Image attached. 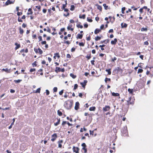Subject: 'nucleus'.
Listing matches in <instances>:
<instances>
[{
  "label": "nucleus",
  "instance_id": "obj_64",
  "mask_svg": "<svg viewBox=\"0 0 153 153\" xmlns=\"http://www.w3.org/2000/svg\"><path fill=\"white\" fill-rule=\"evenodd\" d=\"M87 20L89 22H92V20L91 19H89L88 17L87 18Z\"/></svg>",
  "mask_w": 153,
  "mask_h": 153
},
{
  "label": "nucleus",
  "instance_id": "obj_35",
  "mask_svg": "<svg viewBox=\"0 0 153 153\" xmlns=\"http://www.w3.org/2000/svg\"><path fill=\"white\" fill-rule=\"evenodd\" d=\"M128 91L129 92V93L131 94H133V89L128 88Z\"/></svg>",
  "mask_w": 153,
  "mask_h": 153
},
{
  "label": "nucleus",
  "instance_id": "obj_32",
  "mask_svg": "<svg viewBox=\"0 0 153 153\" xmlns=\"http://www.w3.org/2000/svg\"><path fill=\"white\" fill-rule=\"evenodd\" d=\"M60 70H61V68H59V67H56V68L55 71L56 72L58 73V72L60 71Z\"/></svg>",
  "mask_w": 153,
  "mask_h": 153
},
{
  "label": "nucleus",
  "instance_id": "obj_43",
  "mask_svg": "<svg viewBox=\"0 0 153 153\" xmlns=\"http://www.w3.org/2000/svg\"><path fill=\"white\" fill-rule=\"evenodd\" d=\"M57 113L58 115L60 116H61L62 115V113L59 110H58L57 111Z\"/></svg>",
  "mask_w": 153,
  "mask_h": 153
},
{
  "label": "nucleus",
  "instance_id": "obj_26",
  "mask_svg": "<svg viewBox=\"0 0 153 153\" xmlns=\"http://www.w3.org/2000/svg\"><path fill=\"white\" fill-rule=\"evenodd\" d=\"M33 13V12L31 8H30L28 10V12L27 13L28 15L32 14Z\"/></svg>",
  "mask_w": 153,
  "mask_h": 153
},
{
  "label": "nucleus",
  "instance_id": "obj_38",
  "mask_svg": "<svg viewBox=\"0 0 153 153\" xmlns=\"http://www.w3.org/2000/svg\"><path fill=\"white\" fill-rule=\"evenodd\" d=\"M36 71V70L35 68H31L30 70V72L31 73H33V72H35V71ZM35 73V72H34V73H33V74H34Z\"/></svg>",
  "mask_w": 153,
  "mask_h": 153
},
{
  "label": "nucleus",
  "instance_id": "obj_14",
  "mask_svg": "<svg viewBox=\"0 0 153 153\" xmlns=\"http://www.w3.org/2000/svg\"><path fill=\"white\" fill-rule=\"evenodd\" d=\"M85 43V40L84 39L82 40L81 41V42L79 43V45L80 46L83 47L84 46Z\"/></svg>",
  "mask_w": 153,
  "mask_h": 153
},
{
  "label": "nucleus",
  "instance_id": "obj_3",
  "mask_svg": "<svg viewBox=\"0 0 153 153\" xmlns=\"http://www.w3.org/2000/svg\"><path fill=\"white\" fill-rule=\"evenodd\" d=\"M81 146L82 147L81 150V151L82 153H87V146L85 143H83L81 144Z\"/></svg>",
  "mask_w": 153,
  "mask_h": 153
},
{
  "label": "nucleus",
  "instance_id": "obj_54",
  "mask_svg": "<svg viewBox=\"0 0 153 153\" xmlns=\"http://www.w3.org/2000/svg\"><path fill=\"white\" fill-rule=\"evenodd\" d=\"M41 63L43 65L46 64V66H48V63L46 64V62L45 60H42V62Z\"/></svg>",
  "mask_w": 153,
  "mask_h": 153
},
{
  "label": "nucleus",
  "instance_id": "obj_49",
  "mask_svg": "<svg viewBox=\"0 0 153 153\" xmlns=\"http://www.w3.org/2000/svg\"><path fill=\"white\" fill-rule=\"evenodd\" d=\"M82 35L80 34H78L77 36V38H82Z\"/></svg>",
  "mask_w": 153,
  "mask_h": 153
},
{
  "label": "nucleus",
  "instance_id": "obj_24",
  "mask_svg": "<svg viewBox=\"0 0 153 153\" xmlns=\"http://www.w3.org/2000/svg\"><path fill=\"white\" fill-rule=\"evenodd\" d=\"M95 5L97 7V9L99 10L100 11H102V8L101 6L98 5V4H97Z\"/></svg>",
  "mask_w": 153,
  "mask_h": 153
},
{
  "label": "nucleus",
  "instance_id": "obj_30",
  "mask_svg": "<svg viewBox=\"0 0 153 153\" xmlns=\"http://www.w3.org/2000/svg\"><path fill=\"white\" fill-rule=\"evenodd\" d=\"M36 7L37 9L38 10H34L35 11H41V7L40 5H39L38 6H36Z\"/></svg>",
  "mask_w": 153,
  "mask_h": 153
},
{
  "label": "nucleus",
  "instance_id": "obj_10",
  "mask_svg": "<svg viewBox=\"0 0 153 153\" xmlns=\"http://www.w3.org/2000/svg\"><path fill=\"white\" fill-rule=\"evenodd\" d=\"M88 81L87 80H84L83 82H81L80 83V84L82 85V87L85 89V86L86 85Z\"/></svg>",
  "mask_w": 153,
  "mask_h": 153
},
{
  "label": "nucleus",
  "instance_id": "obj_50",
  "mask_svg": "<svg viewBox=\"0 0 153 153\" xmlns=\"http://www.w3.org/2000/svg\"><path fill=\"white\" fill-rule=\"evenodd\" d=\"M22 79H18L17 80H15L14 81V82L16 83H19L22 81Z\"/></svg>",
  "mask_w": 153,
  "mask_h": 153
},
{
  "label": "nucleus",
  "instance_id": "obj_51",
  "mask_svg": "<svg viewBox=\"0 0 153 153\" xmlns=\"http://www.w3.org/2000/svg\"><path fill=\"white\" fill-rule=\"evenodd\" d=\"M78 87V85L77 84H74V90H75Z\"/></svg>",
  "mask_w": 153,
  "mask_h": 153
},
{
  "label": "nucleus",
  "instance_id": "obj_27",
  "mask_svg": "<svg viewBox=\"0 0 153 153\" xmlns=\"http://www.w3.org/2000/svg\"><path fill=\"white\" fill-rule=\"evenodd\" d=\"M2 71H5L7 73H9L10 72V70L8 69L7 68H6L5 69L3 68L2 70Z\"/></svg>",
  "mask_w": 153,
  "mask_h": 153
},
{
  "label": "nucleus",
  "instance_id": "obj_21",
  "mask_svg": "<svg viewBox=\"0 0 153 153\" xmlns=\"http://www.w3.org/2000/svg\"><path fill=\"white\" fill-rule=\"evenodd\" d=\"M15 45L16 46V47L15 48V49L16 50L20 47V44L17 42H16L15 43Z\"/></svg>",
  "mask_w": 153,
  "mask_h": 153
},
{
  "label": "nucleus",
  "instance_id": "obj_39",
  "mask_svg": "<svg viewBox=\"0 0 153 153\" xmlns=\"http://www.w3.org/2000/svg\"><path fill=\"white\" fill-rule=\"evenodd\" d=\"M65 30V28H61L60 30V31L59 32V35H61L62 34V32H63V31H64Z\"/></svg>",
  "mask_w": 153,
  "mask_h": 153
},
{
  "label": "nucleus",
  "instance_id": "obj_7",
  "mask_svg": "<svg viewBox=\"0 0 153 153\" xmlns=\"http://www.w3.org/2000/svg\"><path fill=\"white\" fill-rule=\"evenodd\" d=\"M34 51L36 54H38L39 55H41L42 54L43 52L39 48H34Z\"/></svg>",
  "mask_w": 153,
  "mask_h": 153
},
{
  "label": "nucleus",
  "instance_id": "obj_5",
  "mask_svg": "<svg viewBox=\"0 0 153 153\" xmlns=\"http://www.w3.org/2000/svg\"><path fill=\"white\" fill-rule=\"evenodd\" d=\"M75 28V24L73 25L69 23L67 27V29L68 30H70L71 31L74 32V28Z\"/></svg>",
  "mask_w": 153,
  "mask_h": 153
},
{
  "label": "nucleus",
  "instance_id": "obj_2",
  "mask_svg": "<svg viewBox=\"0 0 153 153\" xmlns=\"http://www.w3.org/2000/svg\"><path fill=\"white\" fill-rule=\"evenodd\" d=\"M73 104L72 102L68 100L65 102L64 106L67 109H70L71 108Z\"/></svg>",
  "mask_w": 153,
  "mask_h": 153
},
{
  "label": "nucleus",
  "instance_id": "obj_48",
  "mask_svg": "<svg viewBox=\"0 0 153 153\" xmlns=\"http://www.w3.org/2000/svg\"><path fill=\"white\" fill-rule=\"evenodd\" d=\"M104 56H105V60L106 59V55L104 54H103L102 53L99 54V56H100L103 57Z\"/></svg>",
  "mask_w": 153,
  "mask_h": 153
},
{
  "label": "nucleus",
  "instance_id": "obj_11",
  "mask_svg": "<svg viewBox=\"0 0 153 153\" xmlns=\"http://www.w3.org/2000/svg\"><path fill=\"white\" fill-rule=\"evenodd\" d=\"M66 124H67L68 126H72V124H71L70 123L68 122H67L66 121H63L62 123V127H64Z\"/></svg>",
  "mask_w": 153,
  "mask_h": 153
},
{
  "label": "nucleus",
  "instance_id": "obj_12",
  "mask_svg": "<svg viewBox=\"0 0 153 153\" xmlns=\"http://www.w3.org/2000/svg\"><path fill=\"white\" fill-rule=\"evenodd\" d=\"M64 11L65 12H67V13L64 14H63L64 16L66 17L69 16L70 15V13H69V10L67 8H66L64 10Z\"/></svg>",
  "mask_w": 153,
  "mask_h": 153
},
{
  "label": "nucleus",
  "instance_id": "obj_47",
  "mask_svg": "<svg viewBox=\"0 0 153 153\" xmlns=\"http://www.w3.org/2000/svg\"><path fill=\"white\" fill-rule=\"evenodd\" d=\"M79 18L80 19L82 18L83 19H84L85 18V15L83 14L82 16L80 15L79 16Z\"/></svg>",
  "mask_w": 153,
  "mask_h": 153
},
{
  "label": "nucleus",
  "instance_id": "obj_53",
  "mask_svg": "<svg viewBox=\"0 0 153 153\" xmlns=\"http://www.w3.org/2000/svg\"><path fill=\"white\" fill-rule=\"evenodd\" d=\"M143 70L142 69H139L137 71V73H142L143 72Z\"/></svg>",
  "mask_w": 153,
  "mask_h": 153
},
{
  "label": "nucleus",
  "instance_id": "obj_9",
  "mask_svg": "<svg viewBox=\"0 0 153 153\" xmlns=\"http://www.w3.org/2000/svg\"><path fill=\"white\" fill-rule=\"evenodd\" d=\"M72 149L74 152L75 153H79V149L78 147L73 146Z\"/></svg>",
  "mask_w": 153,
  "mask_h": 153
},
{
  "label": "nucleus",
  "instance_id": "obj_20",
  "mask_svg": "<svg viewBox=\"0 0 153 153\" xmlns=\"http://www.w3.org/2000/svg\"><path fill=\"white\" fill-rule=\"evenodd\" d=\"M121 26L122 28H126L127 27L128 25L126 23H122L121 24Z\"/></svg>",
  "mask_w": 153,
  "mask_h": 153
},
{
  "label": "nucleus",
  "instance_id": "obj_56",
  "mask_svg": "<svg viewBox=\"0 0 153 153\" xmlns=\"http://www.w3.org/2000/svg\"><path fill=\"white\" fill-rule=\"evenodd\" d=\"M126 9V8L125 7H123L122 8V13L123 14H124L125 13V10Z\"/></svg>",
  "mask_w": 153,
  "mask_h": 153
},
{
  "label": "nucleus",
  "instance_id": "obj_34",
  "mask_svg": "<svg viewBox=\"0 0 153 153\" xmlns=\"http://www.w3.org/2000/svg\"><path fill=\"white\" fill-rule=\"evenodd\" d=\"M87 39V40L88 41H89V44H90L91 46L93 45H94V42L92 41H90L91 39Z\"/></svg>",
  "mask_w": 153,
  "mask_h": 153
},
{
  "label": "nucleus",
  "instance_id": "obj_18",
  "mask_svg": "<svg viewBox=\"0 0 153 153\" xmlns=\"http://www.w3.org/2000/svg\"><path fill=\"white\" fill-rule=\"evenodd\" d=\"M14 2V1H10V0H7L5 3V5H8L10 4H13Z\"/></svg>",
  "mask_w": 153,
  "mask_h": 153
},
{
  "label": "nucleus",
  "instance_id": "obj_63",
  "mask_svg": "<svg viewBox=\"0 0 153 153\" xmlns=\"http://www.w3.org/2000/svg\"><path fill=\"white\" fill-rule=\"evenodd\" d=\"M139 7H138V8ZM131 8L132 9H133L134 10H137L138 7L135 8V7L134 6H132L131 7Z\"/></svg>",
  "mask_w": 153,
  "mask_h": 153
},
{
  "label": "nucleus",
  "instance_id": "obj_40",
  "mask_svg": "<svg viewBox=\"0 0 153 153\" xmlns=\"http://www.w3.org/2000/svg\"><path fill=\"white\" fill-rule=\"evenodd\" d=\"M111 69H106L105 71L107 72L108 73V74L109 75H111Z\"/></svg>",
  "mask_w": 153,
  "mask_h": 153
},
{
  "label": "nucleus",
  "instance_id": "obj_41",
  "mask_svg": "<svg viewBox=\"0 0 153 153\" xmlns=\"http://www.w3.org/2000/svg\"><path fill=\"white\" fill-rule=\"evenodd\" d=\"M70 76L73 79H75L76 77V75H74L72 73L70 74Z\"/></svg>",
  "mask_w": 153,
  "mask_h": 153
},
{
  "label": "nucleus",
  "instance_id": "obj_8",
  "mask_svg": "<svg viewBox=\"0 0 153 153\" xmlns=\"http://www.w3.org/2000/svg\"><path fill=\"white\" fill-rule=\"evenodd\" d=\"M57 137V135L56 133H54L51 135V141L54 142Z\"/></svg>",
  "mask_w": 153,
  "mask_h": 153
},
{
  "label": "nucleus",
  "instance_id": "obj_15",
  "mask_svg": "<svg viewBox=\"0 0 153 153\" xmlns=\"http://www.w3.org/2000/svg\"><path fill=\"white\" fill-rule=\"evenodd\" d=\"M110 109V107L109 106L106 105L103 108V110L104 111H109Z\"/></svg>",
  "mask_w": 153,
  "mask_h": 153
},
{
  "label": "nucleus",
  "instance_id": "obj_62",
  "mask_svg": "<svg viewBox=\"0 0 153 153\" xmlns=\"http://www.w3.org/2000/svg\"><path fill=\"white\" fill-rule=\"evenodd\" d=\"M89 132H90V135H94V130H93V131L90 130Z\"/></svg>",
  "mask_w": 153,
  "mask_h": 153
},
{
  "label": "nucleus",
  "instance_id": "obj_58",
  "mask_svg": "<svg viewBox=\"0 0 153 153\" xmlns=\"http://www.w3.org/2000/svg\"><path fill=\"white\" fill-rule=\"evenodd\" d=\"M63 43L65 44H67L68 45H69L71 43V42L69 41H64Z\"/></svg>",
  "mask_w": 153,
  "mask_h": 153
},
{
  "label": "nucleus",
  "instance_id": "obj_28",
  "mask_svg": "<svg viewBox=\"0 0 153 153\" xmlns=\"http://www.w3.org/2000/svg\"><path fill=\"white\" fill-rule=\"evenodd\" d=\"M117 39H114V40L111 41V43L112 45H115L117 42Z\"/></svg>",
  "mask_w": 153,
  "mask_h": 153
},
{
  "label": "nucleus",
  "instance_id": "obj_52",
  "mask_svg": "<svg viewBox=\"0 0 153 153\" xmlns=\"http://www.w3.org/2000/svg\"><path fill=\"white\" fill-rule=\"evenodd\" d=\"M105 82L106 83L107 82V81H111V79L110 78H105Z\"/></svg>",
  "mask_w": 153,
  "mask_h": 153
},
{
  "label": "nucleus",
  "instance_id": "obj_59",
  "mask_svg": "<svg viewBox=\"0 0 153 153\" xmlns=\"http://www.w3.org/2000/svg\"><path fill=\"white\" fill-rule=\"evenodd\" d=\"M57 91V88L56 87H54L53 88V92H56Z\"/></svg>",
  "mask_w": 153,
  "mask_h": 153
},
{
  "label": "nucleus",
  "instance_id": "obj_25",
  "mask_svg": "<svg viewBox=\"0 0 153 153\" xmlns=\"http://www.w3.org/2000/svg\"><path fill=\"white\" fill-rule=\"evenodd\" d=\"M28 49L27 48L25 50L24 49H22L20 51V52L21 53L25 52L27 53L28 52Z\"/></svg>",
  "mask_w": 153,
  "mask_h": 153
},
{
  "label": "nucleus",
  "instance_id": "obj_37",
  "mask_svg": "<svg viewBox=\"0 0 153 153\" xmlns=\"http://www.w3.org/2000/svg\"><path fill=\"white\" fill-rule=\"evenodd\" d=\"M95 110L96 107L95 106L91 107L89 108V110L90 111H95Z\"/></svg>",
  "mask_w": 153,
  "mask_h": 153
},
{
  "label": "nucleus",
  "instance_id": "obj_42",
  "mask_svg": "<svg viewBox=\"0 0 153 153\" xmlns=\"http://www.w3.org/2000/svg\"><path fill=\"white\" fill-rule=\"evenodd\" d=\"M103 6L104 7V8L105 10H108L109 9V7H108V6L107 5H106V4H103Z\"/></svg>",
  "mask_w": 153,
  "mask_h": 153
},
{
  "label": "nucleus",
  "instance_id": "obj_45",
  "mask_svg": "<svg viewBox=\"0 0 153 153\" xmlns=\"http://www.w3.org/2000/svg\"><path fill=\"white\" fill-rule=\"evenodd\" d=\"M19 30L20 34H22L24 32L23 30L20 27L19 28Z\"/></svg>",
  "mask_w": 153,
  "mask_h": 153
},
{
  "label": "nucleus",
  "instance_id": "obj_16",
  "mask_svg": "<svg viewBox=\"0 0 153 153\" xmlns=\"http://www.w3.org/2000/svg\"><path fill=\"white\" fill-rule=\"evenodd\" d=\"M79 103L78 102H76L75 103V105L74 107L75 109L77 110L79 108Z\"/></svg>",
  "mask_w": 153,
  "mask_h": 153
},
{
  "label": "nucleus",
  "instance_id": "obj_55",
  "mask_svg": "<svg viewBox=\"0 0 153 153\" xmlns=\"http://www.w3.org/2000/svg\"><path fill=\"white\" fill-rule=\"evenodd\" d=\"M66 6L67 5H66V4H63L62 7L61 8V9H62V10H65V9H66L65 7H66Z\"/></svg>",
  "mask_w": 153,
  "mask_h": 153
},
{
  "label": "nucleus",
  "instance_id": "obj_36",
  "mask_svg": "<svg viewBox=\"0 0 153 153\" xmlns=\"http://www.w3.org/2000/svg\"><path fill=\"white\" fill-rule=\"evenodd\" d=\"M91 57V54L90 53L89 54H88L85 56V58L87 59L88 60L90 59Z\"/></svg>",
  "mask_w": 153,
  "mask_h": 153
},
{
  "label": "nucleus",
  "instance_id": "obj_19",
  "mask_svg": "<svg viewBox=\"0 0 153 153\" xmlns=\"http://www.w3.org/2000/svg\"><path fill=\"white\" fill-rule=\"evenodd\" d=\"M76 27L78 28H83V26L81 25V23L80 22H79L76 24Z\"/></svg>",
  "mask_w": 153,
  "mask_h": 153
},
{
  "label": "nucleus",
  "instance_id": "obj_29",
  "mask_svg": "<svg viewBox=\"0 0 153 153\" xmlns=\"http://www.w3.org/2000/svg\"><path fill=\"white\" fill-rule=\"evenodd\" d=\"M112 95L114 97L119 96L120 95L118 93H115L114 92L111 93Z\"/></svg>",
  "mask_w": 153,
  "mask_h": 153
},
{
  "label": "nucleus",
  "instance_id": "obj_22",
  "mask_svg": "<svg viewBox=\"0 0 153 153\" xmlns=\"http://www.w3.org/2000/svg\"><path fill=\"white\" fill-rule=\"evenodd\" d=\"M41 88H39L36 90V91L34 90L33 91V93H39L40 92Z\"/></svg>",
  "mask_w": 153,
  "mask_h": 153
},
{
  "label": "nucleus",
  "instance_id": "obj_17",
  "mask_svg": "<svg viewBox=\"0 0 153 153\" xmlns=\"http://www.w3.org/2000/svg\"><path fill=\"white\" fill-rule=\"evenodd\" d=\"M56 57H57L58 58V59L60 57V56L59 53H54L53 58L54 59H56Z\"/></svg>",
  "mask_w": 153,
  "mask_h": 153
},
{
  "label": "nucleus",
  "instance_id": "obj_61",
  "mask_svg": "<svg viewBox=\"0 0 153 153\" xmlns=\"http://www.w3.org/2000/svg\"><path fill=\"white\" fill-rule=\"evenodd\" d=\"M64 90H62L61 91L59 92V94L60 95H61L63 93Z\"/></svg>",
  "mask_w": 153,
  "mask_h": 153
},
{
  "label": "nucleus",
  "instance_id": "obj_1",
  "mask_svg": "<svg viewBox=\"0 0 153 153\" xmlns=\"http://www.w3.org/2000/svg\"><path fill=\"white\" fill-rule=\"evenodd\" d=\"M131 97H130L129 98V99L127 101V102L125 104H124L123 103L124 102V100L123 99H122L121 101V104L122 105L123 109H127L128 108L129 106V105L130 104H133L134 103V101L132 100L131 101Z\"/></svg>",
  "mask_w": 153,
  "mask_h": 153
},
{
  "label": "nucleus",
  "instance_id": "obj_4",
  "mask_svg": "<svg viewBox=\"0 0 153 153\" xmlns=\"http://www.w3.org/2000/svg\"><path fill=\"white\" fill-rule=\"evenodd\" d=\"M121 132L123 135L124 136L128 135V130L127 127H124L121 130Z\"/></svg>",
  "mask_w": 153,
  "mask_h": 153
},
{
  "label": "nucleus",
  "instance_id": "obj_60",
  "mask_svg": "<svg viewBox=\"0 0 153 153\" xmlns=\"http://www.w3.org/2000/svg\"><path fill=\"white\" fill-rule=\"evenodd\" d=\"M76 48L74 47L72 48L71 49V51L72 52H74L75 51Z\"/></svg>",
  "mask_w": 153,
  "mask_h": 153
},
{
  "label": "nucleus",
  "instance_id": "obj_6",
  "mask_svg": "<svg viewBox=\"0 0 153 153\" xmlns=\"http://www.w3.org/2000/svg\"><path fill=\"white\" fill-rule=\"evenodd\" d=\"M122 72L123 70L120 68L117 67L114 70L113 73H114V74H117L119 73H122Z\"/></svg>",
  "mask_w": 153,
  "mask_h": 153
},
{
  "label": "nucleus",
  "instance_id": "obj_46",
  "mask_svg": "<svg viewBox=\"0 0 153 153\" xmlns=\"http://www.w3.org/2000/svg\"><path fill=\"white\" fill-rule=\"evenodd\" d=\"M75 9V6L74 5H71V6L70 10L71 11H73Z\"/></svg>",
  "mask_w": 153,
  "mask_h": 153
},
{
  "label": "nucleus",
  "instance_id": "obj_44",
  "mask_svg": "<svg viewBox=\"0 0 153 153\" xmlns=\"http://www.w3.org/2000/svg\"><path fill=\"white\" fill-rule=\"evenodd\" d=\"M37 62L36 61H35L33 63H32V65L33 67H36L37 65V64H36Z\"/></svg>",
  "mask_w": 153,
  "mask_h": 153
},
{
  "label": "nucleus",
  "instance_id": "obj_31",
  "mask_svg": "<svg viewBox=\"0 0 153 153\" xmlns=\"http://www.w3.org/2000/svg\"><path fill=\"white\" fill-rule=\"evenodd\" d=\"M148 30V27H146V28L142 27L141 29V31H147Z\"/></svg>",
  "mask_w": 153,
  "mask_h": 153
},
{
  "label": "nucleus",
  "instance_id": "obj_23",
  "mask_svg": "<svg viewBox=\"0 0 153 153\" xmlns=\"http://www.w3.org/2000/svg\"><path fill=\"white\" fill-rule=\"evenodd\" d=\"M56 119H57L58 121H57V122H56V123H54V125L55 126H57L59 124V123H60V118H57Z\"/></svg>",
  "mask_w": 153,
  "mask_h": 153
},
{
  "label": "nucleus",
  "instance_id": "obj_13",
  "mask_svg": "<svg viewBox=\"0 0 153 153\" xmlns=\"http://www.w3.org/2000/svg\"><path fill=\"white\" fill-rule=\"evenodd\" d=\"M63 140H60L57 142L58 144V147L61 148L62 147V144L63 143Z\"/></svg>",
  "mask_w": 153,
  "mask_h": 153
},
{
  "label": "nucleus",
  "instance_id": "obj_33",
  "mask_svg": "<svg viewBox=\"0 0 153 153\" xmlns=\"http://www.w3.org/2000/svg\"><path fill=\"white\" fill-rule=\"evenodd\" d=\"M101 31V30L99 29H96L94 31V33L97 34Z\"/></svg>",
  "mask_w": 153,
  "mask_h": 153
},
{
  "label": "nucleus",
  "instance_id": "obj_57",
  "mask_svg": "<svg viewBox=\"0 0 153 153\" xmlns=\"http://www.w3.org/2000/svg\"><path fill=\"white\" fill-rule=\"evenodd\" d=\"M117 59V58L115 57H114V58H111V61L112 62H114Z\"/></svg>",
  "mask_w": 153,
  "mask_h": 153
}]
</instances>
